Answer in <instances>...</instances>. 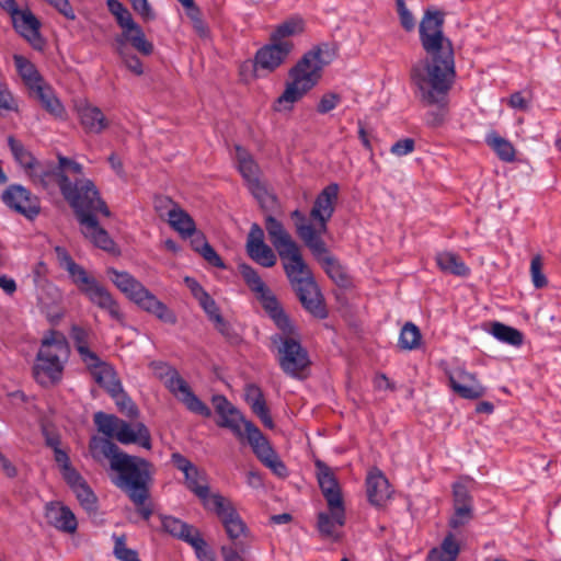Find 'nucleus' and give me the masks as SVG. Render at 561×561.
Returning a JSON list of instances; mask_svg holds the SVG:
<instances>
[{
	"label": "nucleus",
	"mask_w": 561,
	"mask_h": 561,
	"mask_svg": "<svg viewBox=\"0 0 561 561\" xmlns=\"http://www.w3.org/2000/svg\"><path fill=\"white\" fill-rule=\"evenodd\" d=\"M448 380L453 391L463 399L476 400L485 394V388L474 374L458 369L449 375Z\"/></svg>",
	"instance_id": "22"
},
{
	"label": "nucleus",
	"mask_w": 561,
	"mask_h": 561,
	"mask_svg": "<svg viewBox=\"0 0 561 561\" xmlns=\"http://www.w3.org/2000/svg\"><path fill=\"white\" fill-rule=\"evenodd\" d=\"M271 342L276 347L278 365L286 375L298 378L309 367L308 352L295 336V330L290 333H275Z\"/></svg>",
	"instance_id": "11"
},
{
	"label": "nucleus",
	"mask_w": 561,
	"mask_h": 561,
	"mask_svg": "<svg viewBox=\"0 0 561 561\" xmlns=\"http://www.w3.org/2000/svg\"><path fill=\"white\" fill-rule=\"evenodd\" d=\"M164 531H169L175 538H179L188 545H191L196 552L201 550L206 543L204 538L199 535L196 528H161Z\"/></svg>",
	"instance_id": "48"
},
{
	"label": "nucleus",
	"mask_w": 561,
	"mask_h": 561,
	"mask_svg": "<svg viewBox=\"0 0 561 561\" xmlns=\"http://www.w3.org/2000/svg\"><path fill=\"white\" fill-rule=\"evenodd\" d=\"M197 287L201 291V296L198 297L199 305L213 321L216 318V314H220L219 308L216 301L201 286Z\"/></svg>",
	"instance_id": "58"
},
{
	"label": "nucleus",
	"mask_w": 561,
	"mask_h": 561,
	"mask_svg": "<svg viewBox=\"0 0 561 561\" xmlns=\"http://www.w3.org/2000/svg\"><path fill=\"white\" fill-rule=\"evenodd\" d=\"M238 270L243 280L253 293L257 294L267 287L257 272L249 264L241 263L239 264Z\"/></svg>",
	"instance_id": "51"
},
{
	"label": "nucleus",
	"mask_w": 561,
	"mask_h": 561,
	"mask_svg": "<svg viewBox=\"0 0 561 561\" xmlns=\"http://www.w3.org/2000/svg\"><path fill=\"white\" fill-rule=\"evenodd\" d=\"M1 199L10 209L34 219L41 213V203L36 195L20 184L9 185L1 195Z\"/></svg>",
	"instance_id": "15"
},
{
	"label": "nucleus",
	"mask_w": 561,
	"mask_h": 561,
	"mask_svg": "<svg viewBox=\"0 0 561 561\" xmlns=\"http://www.w3.org/2000/svg\"><path fill=\"white\" fill-rule=\"evenodd\" d=\"M13 60L19 75L30 91L44 82L34 64L27 58L21 55H14Z\"/></svg>",
	"instance_id": "39"
},
{
	"label": "nucleus",
	"mask_w": 561,
	"mask_h": 561,
	"mask_svg": "<svg viewBox=\"0 0 561 561\" xmlns=\"http://www.w3.org/2000/svg\"><path fill=\"white\" fill-rule=\"evenodd\" d=\"M106 4L108 11L115 16L117 24L123 30L122 35H128V32L138 25L128 9L118 0H107Z\"/></svg>",
	"instance_id": "42"
},
{
	"label": "nucleus",
	"mask_w": 561,
	"mask_h": 561,
	"mask_svg": "<svg viewBox=\"0 0 561 561\" xmlns=\"http://www.w3.org/2000/svg\"><path fill=\"white\" fill-rule=\"evenodd\" d=\"M8 145L14 157V160L21 165L28 176L35 167L39 163L37 159L28 151L24 145L13 136L8 137Z\"/></svg>",
	"instance_id": "40"
},
{
	"label": "nucleus",
	"mask_w": 561,
	"mask_h": 561,
	"mask_svg": "<svg viewBox=\"0 0 561 561\" xmlns=\"http://www.w3.org/2000/svg\"><path fill=\"white\" fill-rule=\"evenodd\" d=\"M186 488L193 492L201 502L210 493L205 472L194 467L184 474Z\"/></svg>",
	"instance_id": "41"
},
{
	"label": "nucleus",
	"mask_w": 561,
	"mask_h": 561,
	"mask_svg": "<svg viewBox=\"0 0 561 561\" xmlns=\"http://www.w3.org/2000/svg\"><path fill=\"white\" fill-rule=\"evenodd\" d=\"M485 141L502 161L513 162L515 160V148L505 138L499 136L496 133H491L486 136Z\"/></svg>",
	"instance_id": "45"
},
{
	"label": "nucleus",
	"mask_w": 561,
	"mask_h": 561,
	"mask_svg": "<svg viewBox=\"0 0 561 561\" xmlns=\"http://www.w3.org/2000/svg\"><path fill=\"white\" fill-rule=\"evenodd\" d=\"M202 503L207 511L217 515L224 526H245L232 502L220 493H209Z\"/></svg>",
	"instance_id": "19"
},
{
	"label": "nucleus",
	"mask_w": 561,
	"mask_h": 561,
	"mask_svg": "<svg viewBox=\"0 0 561 561\" xmlns=\"http://www.w3.org/2000/svg\"><path fill=\"white\" fill-rule=\"evenodd\" d=\"M31 95L41 102L42 106L54 117L61 118L65 114V107L55 95L50 87L44 82L30 91Z\"/></svg>",
	"instance_id": "32"
},
{
	"label": "nucleus",
	"mask_w": 561,
	"mask_h": 561,
	"mask_svg": "<svg viewBox=\"0 0 561 561\" xmlns=\"http://www.w3.org/2000/svg\"><path fill=\"white\" fill-rule=\"evenodd\" d=\"M199 254L213 266L224 268L225 263L210 244H204Z\"/></svg>",
	"instance_id": "62"
},
{
	"label": "nucleus",
	"mask_w": 561,
	"mask_h": 561,
	"mask_svg": "<svg viewBox=\"0 0 561 561\" xmlns=\"http://www.w3.org/2000/svg\"><path fill=\"white\" fill-rule=\"evenodd\" d=\"M137 306L146 312L156 316L164 323L173 325L178 322L175 313L151 291H149Z\"/></svg>",
	"instance_id": "33"
},
{
	"label": "nucleus",
	"mask_w": 561,
	"mask_h": 561,
	"mask_svg": "<svg viewBox=\"0 0 561 561\" xmlns=\"http://www.w3.org/2000/svg\"><path fill=\"white\" fill-rule=\"evenodd\" d=\"M121 413L126 416L134 419L138 415V409L133 402V400L124 392L123 387H121L119 393L115 397H112Z\"/></svg>",
	"instance_id": "55"
},
{
	"label": "nucleus",
	"mask_w": 561,
	"mask_h": 561,
	"mask_svg": "<svg viewBox=\"0 0 561 561\" xmlns=\"http://www.w3.org/2000/svg\"><path fill=\"white\" fill-rule=\"evenodd\" d=\"M244 400L250 405L252 412L261 420L267 428L274 427L273 419L266 405V401L261 388L255 383H248L244 388Z\"/></svg>",
	"instance_id": "29"
},
{
	"label": "nucleus",
	"mask_w": 561,
	"mask_h": 561,
	"mask_svg": "<svg viewBox=\"0 0 561 561\" xmlns=\"http://www.w3.org/2000/svg\"><path fill=\"white\" fill-rule=\"evenodd\" d=\"M236 159L239 172L245 180L250 192L257 199L260 205L265 207L268 201L273 202L274 197L268 194L265 186L259 181V165L252 156L242 147L236 146Z\"/></svg>",
	"instance_id": "14"
},
{
	"label": "nucleus",
	"mask_w": 561,
	"mask_h": 561,
	"mask_svg": "<svg viewBox=\"0 0 561 561\" xmlns=\"http://www.w3.org/2000/svg\"><path fill=\"white\" fill-rule=\"evenodd\" d=\"M339 197V185L331 183L327 185L316 197L310 210V219L314 221L320 236L328 232V222L332 218Z\"/></svg>",
	"instance_id": "16"
},
{
	"label": "nucleus",
	"mask_w": 561,
	"mask_h": 561,
	"mask_svg": "<svg viewBox=\"0 0 561 561\" xmlns=\"http://www.w3.org/2000/svg\"><path fill=\"white\" fill-rule=\"evenodd\" d=\"M460 549V541L453 533H448L438 547L430 550L427 561H456Z\"/></svg>",
	"instance_id": "31"
},
{
	"label": "nucleus",
	"mask_w": 561,
	"mask_h": 561,
	"mask_svg": "<svg viewBox=\"0 0 561 561\" xmlns=\"http://www.w3.org/2000/svg\"><path fill=\"white\" fill-rule=\"evenodd\" d=\"M316 468L319 486L329 507V514L319 515L318 526H343L345 524L344 504L337 480L332 469L323 461L317 460Z\"/></svg>",
	"instance_id": "10"
},
{
	"label": "nucleus",
	"mask_w": 561,
	"mask_h": 561,
	"mask_svg": "<svg viewBox=\"0 0 561 561\" xmlns=\"http://www.w3.org/2000/svg\"><path fill=\"white\" fill-rule=\"evenodd\" d=\"M58 164L39 162L28 175L32 183L49 191L58 185L65 201L72 208L90 194H95L94 183L83 176V167L75 160L61 154L57 156Z\"/></svg>",
	"instance_id": "4"
},
{
	"label": "nucleus",
	"mask_w": 561,
	"mask_h": 561,
	"mask_svg": "<svg viewBox=\"0 0 561 561\" xmlns=\"http://www.w3.org/2000/svg\"><path fill=\"white\" fill-rule=\"evenodd\" d=\"M72 209L84 237L104 251H114L115 242L108 232L100 226L96 218L98 214H102L105 217L111 216V211L106 203L101 198L98 188L95 187V194H89L88 197L79 202V206H73Z\"/></svg>",
	"instance_id": "7"
},
{
	"label": "nucleus",
	"mask_w": 561,
	"mask_h": 561,
	"mask_svg": "<svg viewBox=\"0 0 561 561\" xmlns=\"http://www.w3.org/2000/svg\"><path fill=\"white\" fill-rule=\"evenodd\" d=\"M293 48V43L279 44L277 42H271L260 48L255 54L256 70L274 71L287 59Z\"/></svg>",
	"instance_id": "18"
},
{
	"label": "nucleus",
	"mask_w": 561,
	"mask_h": 561,
	"mask_svg": "<svg viewBox=\"0 0 561 561\" xmlns=\"http://www.w3.org/2000/svg\"><path fill=\"white\" fill-rule=\"evenodd\" d=\"M45 516L50 526H77L75 514L59 502L47 504Z\"/></svg>",
	"instance_id": "36"
},
{
	"label": "nucleus",
	"mask_w": 561,
	"mask_h": 561,
	"mask_svg": "<svg viewBox=\"0 0 561 561\" xmlns=\"http://www.w3.org/2000/svg\"><path fill=\"white\" fill-rule=\"evenodd\" d=\"M332 60L328 44L314 46L298 60L289 70L290 81L286 83L284 92L276 100L277 104H294L301 100L322 77L323 68Z\"/></svg>",
	"instance_id": "5"
},
{
	"label": "nucleus",
	"mask_w": 561,
	"mask_h": 561,
	"mask_svg": "<svg viewBox=\"0 0 561 561\" xmlns=\"http://www.w3.org/2000/svg\"><path fill=\"white\" fill-rule=\"evenodd\" d=\"M211 402L219 415L217 425L230 430L238 438H243L244 431H242L241 424L244 425V422L249 421L243 417L242 413L225 396L216 394Z\"/></svg>",
	"instance_id": "17"
},
{
	"label": "nucleus",
	"mask_w": 561,
	"mask_h": 561,
	"mask_svg": "<svg viewBox=\"0 0 561 561\" xmlns=\"http://www.w3.org/2000/svg\"><path fill=\"white\" fill-rule=\"evenodd\" d=\"M341 101V96L336 93L329 92L322 95L317 106V111L320 114H327L334 110Z\"/></svg>",
	"instance_id": "59"
},
{
	"label": "nucleus",
	"mask_w": 561,
	"mask_h": 561,
	"mask_svg": "<svg viewBox=\"0 0 561 561\" xmlns=\"http://www.w3.org/2000/svg\"><path fill=\"white\" fill-rule=\"evenodd\" d=\"M436 263L444 273L456 276H468L470 273L469 267L459 257V255L453 252L446 251L437 253Z\"/></svg>",
	"instance_id": "38"
},
{
	"label": "nucleus",
	"mask_w": 561,
	"mask_h": 561,
	"mask_svg": "<svg viewBox=\"0 0 561 561\" xmlns=\"http://www.w3.org/2000/svg\"><path fill=\"white\" fill-rule=\"evenodd\" d=\"M114 549L113 554L119 561H141L138 552L134 549L127 548L125 535H113Z\"/></svg>",
	"instance_id": "52"
},
{
	"label": "nucleus",
	"mask_w": 561,
	"mask_h": 561,
	"mask_svg": "<svg viewBox=\"0 0 561 561\" xmlns=\"http://www.w3.org/2000/svg\"><path fill=\"white\" fill-rule=\"evenodd\" d=\"M13 26L35 49H42L44 39L41 36V23L37 18L30 11H19L11 18Z\"/></svg>",
	"instance_id": "25"
},
{
	"label": "nucleus",
	"mask_w": 561,
	"mask_h": 561,
	"mask_svg": "<svg viewBox=\"0 0 561 561\" xmlns=\"http://www.w3.org/2000/svg\"><path fill=\"white\" fill-rule=\"evenodd\" d=\"M67 272L81 294L87 296L93 305L106 311L113 320L124 324L125 316L117 300L102 284L89 275L83 266L75 263Z\"/></svg>",
	"instance_id": "8"
},
{
	"label": "nucleus",
	"mask_w": 561,
	"mask_h": 561,
	"mask_svg": "<svg viewBox=\"0 0 561 561\" xmlns=\"http://www.w3.org/2000/svg\"><path fill=\"white\" fill-rule=\"evenodd\" d=\"M180 206L165 195H156L153 198V208L160 218L169 219L172 211H175Z\"/></svg>",
	"instance_id": "53"
},
{
	"label": "nucleus",
	"mask_w": 561,
	"mask_h": 561,
	"mask_svg": "<svg viewBox=\"0 0 561 561\" xmlns=\"http://www.w3.org/2000/svg\"><path fill=\"white\" fill-rule=\"evenodd\" d=\"M168 222L183 238H188V236L194 233L196 229L193 218L181 207L175 211H172Z\"/></svg>",
	"instance_id": "44"
},
{
	"label": "nucleus",
	"mask_w": 561,
	"mask_h": 561,
	"mask_svg": "<svg viewBox=\"0 0 561 561\" xmlns=\"http://www.w3.org/2000/svg\"><path fill=\"white\" fill-rule=\"evenodd\" d=\"M80 123L87 133L101 134L108 127V121L103 112L91 104L78 108Z\"/></svg>",
	"instance_id": "30"
},
{
	"label": "nucleus",
	"mask_w": 561,
	"mask_h": 561,
	"mask_svg": "<svg viewBox=\"0 0 561 561\" xmlns=\"http://www.w3.org/2000/svg\"><path fill=\"white\" fill-rule=\"evenodd\" d=\"M92 335V331L90 329H85L83 327L73 324L70 329V337L75 343V347L81 358V360L85 364L87 362H95L98 360V354L90 350V337Z\"/></svg>",
	"instance_id": "34"
},
{
	"label": "nucleus",
	"mask_w": 561,
	"mask_h": 561,
	"mask_svg": "<svg viewBox=\"0 0 561 561\" xmlns=\"http://www.w3.org/2000/svg\"><path fill=\"white\" fill-rule=\"evenodd\" d=\"M295 221L296 232L312 254L325 252V242L319 233L314 221L308 222L307 217L299 209L291 213Z\"/></svg>",
	"instance_id": "20"
},
{
	"label": "nucleus",
	"mask_w": 561,
	"mask_h": 561,
	"mask_svg": "<svg viewBox=\"0 0 561 561\" xmlns=\"http://www.w3.org/2000/svg\"><path fill=\"white\" fill-rule=\"evenodd\" d=\"M366 493L368 502L378 508L386 506L392 490L386 476L378 468L369 470L366 478Z\"/></svg>",
	"instance_id": "21"
},
{
	"label": "nucleus",
	"mask_w": 561,
	"mask_h": 561,
	"mask_svg": "<svg viewBox=\"0 0 561 561\" xmlns=\"http://www.w3.org/2000/svg\"><path fill=\"white\" fill-rule=\"evenodd\" d=\"M227 534L233 542L234 549L226 546L221 547V553L225 561H244L237 550L243 552L248 546L249 528H226Z\"/></svg>",
	"instance_id": "35"
},
{
	"label": "nucleus",
	"mask_w": 561,
	"mask_h": 561,
	"mask_svg": "<svg viewBox=\"0 0 561 561\" xmlns=\"http://www.w3.org/2000/svg\"><path fill=\"white\" fill-rule=\"evenodd\" d=\"M87 368L91 373L94 381L103 388L111 397L119 393L122 383L117 378V374L112 365L103 362L99 356L95 362H87Z\"/></svg>",
	"instance_id": "23"
},
{
	"label": "nucleus",
	"mask_w": 561,
	"mask_h": 561,
	"mask_svg": "<svg viewBox=\"0 0 561 561\" xmlns=\"http://www.w3.org/2000/svg\"><path fill=\"white\" fill-rule=\"evenodd\" d=\"M73 492L77 495L80 504L88 511H95L96 496L94 495L91 488L87 484V482L79 484L78 488L73 489Z\"/></svg>",
	"instance_id": "54"
},
{
	"label": "nucleus",
	"mask_w": 561,
	"mask_h": 561,
	"mask_svg": "<svg viewBox=\"0 0 561 561\" xmlns=\"http://www.w3.org/2000/svg\"><path fill=\"white\" fill-rule=\"evenodd\" d=\"M255 295L263 309L282 332L290 333L294 331V325L289 317L285 313L276 296L270 290L268 287L264 288V290L259 291Z\"/></svg>",
	"instance_id": "27"
},
{
	"label": "nucleus",
	"mask_w": 561,
	"mask_h": 561,
	"mask_svg": "<svg viewBox=\"0 0 561 561\" xmlns=\"http://www.w3.org/2000/svg\"><path fill=\"white\" fill-rule=\"evenodd\" d=\"M455 513L450 518L449 526H463L472 519V496L462 482L453 485Z\"/></svg>",
	"instance_id": "24"
},
{
	"label": "nucleus",
	"mask_w": 561,
	"mask_h": 561,
	"mask_svg": "<svg viewBox=\"0 0 561 561\" xmlns=\"http://www.w3.org/2000/svg\"><path fill=\"white\" fill-rule=\"evenodd\" d=\"M420 329L412 322H407L400 332L399 346L402 350H415L421 344Z\"/></svg>",
	"instance_id": "47"
},
{
	"label": "nucleus",
	"mask_w": 561,
	"mask_h": 561,
	"mask_svg": "<svg viewBox=\"0 0 561 561\" xmlns=\"http://www.w3.org/2000/svg\"><path fill=\"white\" fill-rule=\"evenodd\" d=\"M151 367L159 378H168L165 386L192 413L209 417L210 409L192 391L179 371L163 362H152Z\"/></svg>",
	"instance_id": "12"
},
{
	"label": "nucleus",
	"mask_w": 561,
	"mask_h": 561,
	"mask_svg": "<svg viewBox=\"0 0 561 561\" xmlns=\"http://www.w3.org/2000/svg\"><path fill=\"white\" fill-rule=\"evenodd\" d=\"M69 20H75L73 9L68 0H44Z\"/></svg>",
	"instance_id": "64"
},
{
	"label": "nucleus",
	"mask_w": 561,
	"mask_h": 561,
	"mask_svg": "<svg viewBox=\"0 0 561 561\" xmlns=\"http://www.w3.org/2000/svg\"><path fill=\"white\" fill-rule=\"evenodd\" d=\"M62 477L66 480V482L70 485V488L73 490L75 488H78L79 484H82L85 482V480L81 477V474L71 466L66 467L61 469Z\"/></svg>",
	"instance_id": "63"
},
{
	"label": "nucleus",
	"mask_w": 561,
	"mask_h": 561,
	"mask_svg": "<svg viewBox=\"0 0 561 561\" xmlns=\"http://www.w3.org/2000/svg\"><path fill=\"white\" fill-rule=\"evenodd\" d=\"M265 229L280 257L285 274L306 311L318 319L328 317L324 298L313 274L305 262L300 248L275 217L265 218Z\"/></svg>",
	"instance_id": "2"
},
{
	"label": "nucleus",
	"mask_w": 561,
	"mask_h": 561,
	"mask_svg": "<svg viewBox=\"0 0 561 561\" xmlns=\"http://www.w3.org/2000/svg\"><path fill=\"white\" fill-rule=\"evenodd\" d=\"M262 244H264L263 229L257 224H253L248 234L247 250Z\"/></svg>",
	"instance_id": "61"
},
{
	"label": "nucleus",
	"mask_w": 561,
	"mask_h": 561,
	"mask_svg": "<svg viewBox=\"0 0 561 561\" xmlns=\"http://www.w3.org/2000/svg\"><path fill=\"white\" fill-rule=\"evenodd\" d=\"M247 252L254 262L264 267H273L276 264V254L266 243L251 248Z\"/></svg>",
	"instance_id": "49"
},
{
	"label": "nucleus",
	"mask_w": 561,
	"mask_h": 561,
	"mask_svg": "<svg viewBox=\"0 0 561 561\" xmlns=\"http://www.w3.org/2000/svg\"><path fill=\"white\" fill-rule=\"evenodd\" d=\"M317 261L321 264L327 275L341 288H350L352 286V278L348 275L346 268L340 263V261L330 254L325 247V252L312 254Z\"/></svg>",
	"instance_id": "28"
},
{
	"label": "nucleus",
	"mask_w": 561,
	"mask_h": 561,
	"mask_svg": "<svg viewBox=\"0 0 561 561\" xmlns=\"http://www.w3.org/2000/svg\"><path fill=\"white\" fill-rule=\"evenodd\" d=\"M94 423L99 432L107 437H115L122 444H138L139 446L151 449V435L148 427L138 422L131 426L126 421L113 414L96 412Z\"/></svg>",
	"instance_id": "9"
},
{
	"label": "nucleus",
	"mask_w": 561,
	"mask_h": 561,
	"mask_svg": "<svg viewBox=\"0 0 561 561\" xmlns=\"http://www.w3.org/2000/svg\"><path fill=\"white\" fill-rule=\"evenodd\" d=\"M444 13L426 10L420 23V42L427 58L424 65L411 68V80L427 105L438 104L453 85L456 77L451 41L444 35Z\"/></svg>",
	"instance_id": "1"
},
{
	"label": "nucleus",
	"mask_w": 561,
	"mask_h": 561,
	"mask_svg": "<svg viewBox=\"0 0 561 561\" xmlns=\"http://www.w3.org/2000/svg\"><path fill=\"white\" fill-rule=\"evenodd\" d=\"M113 284L133 302L138 305L149 290L128 272H121L114 267L107 268Z\"/></svg>",
	"instance_id": "26"
},
{
	"label": "nucleus",
	"mask_w": 561,
	"mask_h": 561,
	"mask_svg": "<svg viewBox=\"0 0 561 561\" xmlns=\"http://www.w3.org/2000/svg\"><path fill=\"white\" fill-rule=\"evenodd\" d=\"M530 274L533 284L536 288H543L545 286H547L548 280L545 274L542 273V261L539 255H536L531 259Z\"/></svg>",
	"instance_id": "56"
},
{
	"label": "nucleus",
	"mask_w": 561,
	"mask_h": 561,
	"mask_svg": "<svg viewBox=\"0 0 561 561\" xmlns=\"http://www.w3.org/2000/svg\"><path fill=\"white\" fill-rule=\"evenodd\" d=\"M69 354L66 336L59 331H49L42 340L33 366L35 380L44 387L57 383L61 379Z\"/></svg>",
	"instance_id": "6"
},
{
	"label": "nucleus",
	"mask_w": 561,
	"mask_h": 561,
	"mask_svg": "<svg viewBox=\"0 0 561 561\" xmlns=\"http://www.w3.org/2000/svg\"><path fill=\"white\" fill-rule=\"evenodd\" d=\"M491 334L497 339L499 341L513 345L520 346L523 344L524 335L523 333L510 325H506L501 322H493L491 324Z\"/></svg>",
	"instance_id": "43"
},
{
	"label": "nucleus",
	"mask_w": 561,
	"mask_h": 561,
	"mask_svg": "<svg viewBox=\"0 0 561 561\" xmlns=\"http://www.w3.org/2000/svg\"><path fill=\"white\" fill-rule=\"evenodd\" d=\"M415 142L412 138H404L401 140H398L391 146V153L402 157L405 154L411 153L414 150Z\"/></svg>",
	"instance_id": "60"
},
{
	"label": "nucleus",
	"mask_w": 561,
	"mask_h": 561,
	"mask_svg": "<svg viewBox=\"0 0 561 561\" xmlns=\"http://www.w3.org/2000/svg\"><path fill=\"white\" fill-rule=\"evenodd\" d=\"M116 42L118 44L116 51L125 67L134 75L141 76L144 73V67L140 59L136 55L128 51L127 47L124 46L123 39H116Z\"/></svg>",
	"instance_id": "50"
},
{
	"label": "nucleus",
	"mask_w": 561,
	"mask_h": 561,
	"mask_svg": "<svg viewBox=\"0 0 561 561\" xmlns=\"http://www.w3.org/2000/svg\"><path fill=\"white\" fill-rule=\"evenodd\" d=\"M305 30V22L301 18H290L275 27L272 32L270 41L283 43H293L288 37L301 34Z\"/></svg>",
	"instance_id": "37"
},
{
	"label": "nucleus",
	"mask_w": 561,
	"mask_h": 561,
	"mask_svg": "<svg viewBox=\"0 0 561 561\" xmlns=\"http://www.w3.org/2000/svg\"><path fill=\"white\" fill-rule=\"evenodd\" d=\"M244 436L256 458L276 476L285 477L287 468L278 455L253 422H244Z\"/></svg>",
	"instance_id": "13"
},
{
	"label": "nucleus",
	"mask_w": 561,
	"mask_h": 561,
	"mask_svg": "<svg viewBox=\"0 0 561 561\" xmlns=\"http://www.w3.org/2000/svg\"><path fill=\"white\" fill-rule=\"evenodd\" d=\"M89 448L96 461L110 460L111 469L117 473L113 483L125 492L133 503H146L154 472L150 461L122 451L116 444L104 437H93Z\"/></svg>",
	"instance_id": "3"
},
{
	"label": "nucleus",
	"mask_w": 561,
	"mask_h": 561,
	"mask_svg": "<svg viewBox=\"0 0 561 561\" xmlns=\"http://www.w3.org/2000/svg\"><path fill=\"white\" fill-rule=\"evenodd\" d=\"M118 39L124 41V46L126 47V42H129L131 46L137 49L139 53L148 56L153 51L152 43L146 39L145 33L139 25L128 32V35H122Z\"/></svg>",
	"instance_id": "46"
},
{
	"label": "nucleus",
	"mask_w": 561,
	"mask_h": 561,
	"mask_svg": "<svg viewBox=\"0 0 561 561\" xmlns=\"http://www.w3.org/2000/svg\"><path fill=\"white\" fill-rule=\"evenodd\" d=\"M396 5L402 27L408 32L412 31L415 26V20L408 10L404 0H396Z\"/></svg>",
	"instance_id": "57"
}]
</instances>
